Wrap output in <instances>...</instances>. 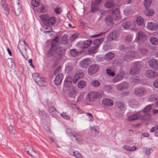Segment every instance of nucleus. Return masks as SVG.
I'll return each mask as SVG.
<instances>
[{
    "mask_svg": "<svg viewBox=\"0 0 158 158\" xmlns=\"http://www.w3.org/2000/svg\"><path fill=\"white\" fill-rule=\"evenodd\" d=\"M114 2L112 0L108 1L105 4V6L106 8H110L112 7L114 5Z\"/></svg>",
    "mask_w": 158,
    "mask_h": 158,
    "instance_id": "obj_29",
    "label": "nucleus"
},
{
    "mask_svg": "<svg viewBox=\"0 0 158 158\" xmlns=\"http://www.w3.org/2000/svg\"><path fill=\"white\" fill-rule=\"evenodd\" d=\"M139 51L140 52L143 54L146 53L148 51V50L145 48H142L139 49Z\"/></svg>",
    "mask_w": 158,
    "mask_h": 158,
    "instance_id": "obj_64",
    "label": "nucleus"
},
{
    "mask_svg": "<svg viewBox=\"0 0 158 158\" xmlns=\"http://www.w3.org/2000/svg\"><path fill=\"white\" fill-rule=\"evenodd\" d=\"M136 39L139 42H144L147 40V37L143 32L139 31L137 34Z\"/></svg>",
    "mask_w": 158,
    "mask_h": 158,
    "instance_id": "obj_7",
    "label": "nucleus"
},
{
    "mask_svg": "<svg viewBox=\"0 0 158 158\" xmlns=\"http://www.w3.org/2000/svg\"><path fill=\"white\" fill-rule=\"evenodd\" d=\"M98 46H92L88 50V52L89 54H92L96 53L98 49Z\"/></svg>",
    "mask_w": 158,
    "mask_h": 158,
    "instance_id": "obj_35",
    "label": "nucleus"
},
{
    "mask_svg": "<svg viewBox=\"0 0 158 158\" xmlns=\"http://www.w3.org/2000/svg\"><path fill=\"white\" fill-rule=\"evenodd\" d=\"M25 150L27 152L29 155L31 156H33L32 153L35 152L33 148L29 146H26L25 148Z\"/></svg>",
    "mask_w": 158,
    "mask_h": 158,
    "instance_id": "obj_27",
    "label": "nucleus"
},
{
    "mask_svg": "<svg viewBox=\"0 0 158 158\" xmlns=\"http://www.w3.org/2000/svg\"><path fill=\"white\" fill-rule=\"evenodd\" d=\"M40 18L42 22L46 25H53L55 23L56 20L55 17H50L45 15H40Z\"/></svg>",
    "mask_w": 158,
    "mask_h": 158,
    "instance_id": "obj_1",
    "label": "nucleus"
},
{
    "mask_svg": "<svg viewBox=\"0 0 158 158\" xmlns=\"http://www.w3.org/2000/svg\"><path fill=\"white\" fill-rule=\"evenodd\" d=\"M144 12V14L146 16H151L154 14V12L152 9H149L148 8Z\"/></svg>",
    "mask_w": 158,
    "mask_h": 158,
    "instance_id": "obj_37",
    "label": "nucleus"
},
{
    "mask_svg": "<svg viewBox=\"0 0 158 158\" xmlns=\"http://www.w3.org/2000/svg\"><path fill=\"white\" fill-rule=\"evenodd\" d=\"M152 108V106L148 105L143 110V112L144 113H148L151 110Z\"/></svg>",
    "mask_w": 158,
    "mask_h": 158,
    "instance_id": "obj_48",
    "label": "nucleus"
},
{
    "mask_svg": "<svg viewBox=\"0 0 158 158\" xmlns=\"http://www.w3.org/2000/svg\"><path fill=\"white\" fill-rule=\"evenodd\" d=\"M135 52L133 51H130L127 52L123 56V60L127 61V59H130L135 56Z\"/></svg>",
    "mask_w": 158,
    "mask_h": 158,
    "instance_id": "obj_16",
    "label": "nucleus"
},
{
    "mask_svg": "<svg viewBox=\"0 0 158 158\" xmlns=\"http://www.w3.org/2000/svg\"><path fill=\"white\" fill-rule=\"evenodd\" d=\"M157 97L156 95H152L149 98V99L150 101L153 102L156 101Z\"/></svg>",
    "mask_w": 158,
    "mask_h": 158,
    "instance_id": "obj_52",
    "label": "nucleus"
},
{
    "mask_svg": "<svg viewBox=\"0 0 158 158\" xmlns=\"http://www.w3.org/2000/svg\"><path fill=\"white\" fill-rule=\"evenodd\" d=\"M122 79L120 78L118 75L116 76L113 79V82L116 83L120 81Z\"/></svg>",
    "mask_w": 158,
    "mask_h": 158,
    "instance_id": "obj_53",
    "label": "nucleus"
},
{
    "mask_svg": "<svg viewBox=\"0 0 158 158\" xmlns=\"http://www.w3.org/2000/svg\"><path fill=\"white\" fill-rule=\"evenodd\" d=\"M71 55L73 57L76 56L78 54V52L75 49H72L70 51Z\"/></svg>",
    "mask_w": 158,
    "mask_h": 158,
    "instance_id": "obj_43",
    "label": "nucleus"
},
{
    "mask_svg": "<svg viewBox=\"0 0 158 158\" xmlns=\"http://www.w3.org/2000/svg\"><path fill=\"white\" fill-rule=\"evenodd\" d=\"M63 78V75L62 73L58 74L55 78L54 82L56 85H59L61 82Z\"/></svg>",
    "mask_w": 158,
    "mask_h": 158,
    "instance_id": "obj_19",
    "label": "nucleus"
},
{
    "mask_svg": "<svg viewBox=\"0 0 158 158\" xmlns=\"http://www.w3.org/2000/svg\"><path fill=\"white\" fill-rule=\"evenodd\" d=\"M142 63L140 61L136 62L133 65V67L131 69L130 73L131 75H135L139 73L140 67Z\"/></svg>",
    "mask_w": 158,
    "mask_h": 158,
    "instance_id": "obj_5",
    "label": "nucleus"
},
{
    "mask_svg": "<svg viewBox=\"0 0 158 158\" xmlns=\"http://www.w3.org/2000/svg\"><path fill=\"white\" fill-rule=\"evenodd\" d=\"M44 28L45 29V30L44 31L45 33H48L52 31V28L50 26H46Z\"/></svg>",
    "mask_w": 158,
    "mask_h": 158,
    "instance_id": "obj_57",
    "label": "nucleus"
},
{
    "mask_svg": "<svg viewBox=\"0 0 158 158\" xmlns=\"http://www.w3.org/2000/svg\"><path fill=\"white\" fill-rule=\"evenodd\" d=\"M116 106L121 110H123L124 107L123 103L121 102H116L115 104Z\"/></svg>",
    "mask_w": 158,
    "mask_h": 158,
    "instance_id": "obj_44",
    "label": "nucleus"
},
{
    "mask_svg": "<svg viewBox=\"0 0 158 158\" xmlns=\"http://www.w3.org/2000/svg\"><path fill=\"white\" fill-rule=\"evenodd\" d=\"M78 35L77 33H74L70 37V41L72 42L77 38Z\"/></svg>",
    "mask_w": 158,
    "mask_h": 158,
    "instance_id": "obj_54",
    "label": "nucleus"
},
{
    "mask_svg": "<svg viewBox=\"0 0 158 158\" xmlns=\"http://www.w3.org/2000/svg\"><path fill=\"white\" fill-rule=\"evenodd\" d=\"M1 4L4 10L6 12L5 14L7 16L9 14V9L6 1L5 0H2Z\"/></svg>",
    "mask_w": 158,
    "mask_h": 158,
    "instance_id": "obj_22",
    "label": "nucleus"
},
{
    "mask_svg": "<svg viewBox=\"0 0 158 158\" xmlns=\"http://www.w3.org/2000/svg\"><path fill=\"white\" fill-rule=\"evenodd\" d=\"M134 93L135 95L140 96L143 95L146 93V90L144 88H138L135 90Z\"/></svg>",
    "mask_w": 158,
    "mask_h": 158,
    "instance_id": "obj_12",
    "label": "nucleus"
},
{
    "mask_svg": "<svg viewBox=\"0 0 158 158\" xmlns=\"http://www.w3.org/2000/svg\"><path fill=\"white\" fill-rule=\"evenodd\" d=\"M117 35V32L116 31L112 32L109 34L107 37V40L108 41H110L113 40H116Z\"/></svg>",
    "mask_w": 158,
    "mask_h": 158,
    "instance_id": "obj_24",
    "label": "nucleus"
},
{
    "mask_svg": "<svg viewBox=\"0 0 158 158\" xmlns=\"http://www.w3.org/2000/svg\"><path fill=\"white\" fill-rule=\"evenodd\" d=\"M86 82L85 81L82 80L79 81L77 84L78 87L80 89H82L85 86Z\"/></svg>",
    "mask_w": 158,
    "mask_h": 158,
    "instance_id": "obj_39",
    "label": "nucleus"
},
{
    "mask_svg": "<svg viewBox=\"0 0 158 158\" xmlns=\"http://www.w3.org/2000/svg\"><path fill=\"white\" fill-rule=\"evenodd\" d=\"M103 41V39L101 38L99 39L95 40L93 42V44L95 46H98V48L101 44Z\"/></svg>",
    "mask_w": 158,
    "mask_h": 158,
    "instance_id": "obj_31",
    "label": "nucleus"
},
{
    "mask_svg": "<svg viewBox=\"0 0 158 158\" xmlns=\"http://www.w3.org/2000/svg\"><path fill=\"white\" fill-rule=\"evenodd\" d=\"M60 41L61 43L64 44H68V40L67 39V35H64L60 39Z\"/></svg>",
    "mask_w": 158,
    "mask_h": 158,
    "instance_id": "obj_38",
    "label": "nucleus"
},
{
    "mask_svg": "<svg viewBox=\"0 0 158 158\" xmlns=\"http://www.w3.org/2000/svg\"><path fill=\"white\" fill-rule=\"evenodd\" d=\"M116 89L119 91H122L123 89L121 83L117 85Z\"/></svg>",
    "mask_w": 158,
    "mask_h": 158,
    "instance_id": "obj_59",
    "label": "nucleus"
},
{
    "mask_svg": "<svg viewBox=\"0 0 158 158\" xmlns=\"http://www.w3.org/2000/svg\"><path fill=\"white\" fill-rule=\"evenodd\" d=\"M6 65L9 68H11L14 65V63L13 61L12 58L8 59L6 60Z\"/></svg>",
    "mask_w": 158,
    "mask_h": 158,
    "instance_id": "obj_33",
    "label": "nucleus"
},
{
    "mask_svg": "<svg viewBox=\"0 0 158 158\" xmlns=\"http://www.w3.org/2000/svg\"><path fill=\"white\" fill-rule=\"evenodd\" d=\"M131 81L133 83H138L139 81V77L137 76H133L131 78Z\"/></svg>",
    "mask_w": 158,
    "mask_h": 158,
    "instance_id": "obj_47",
    "label": "nucleus"
},
{
    "mask_svg": "<svg viewBox=\"0 0 158 158\" xmlns=\"http://www.w3.org/2000/svg\"><path fill=\"white\" fill-rule=\"evenodd\" d=\"M49 114L54 117H56L59 114V112L52 106H50L48 108Z\"/></svg>",
    "mask_w": 158,
    "mask_h": 158,
    "instance_id": "obj_13",
    "label": "nucleus"
},
{
    "mask_svg": "<svg viewBox=\"0 0 158 158\" xmlns=\"http://www.w3.org/2000/svg\"><path fill=\"white\" fill-rule=\"evenodd\" d=\"M36 82L40 86H44L46 85V83L43 77H40L38 81H36Z\"/></svg>",
    "mask_w": 158,
    "mask_h": 158,
    "instance_id": "obj_34",
    "label": "nucleus"
},
{
    "mask_svg": "<svg viewBox=\"0 0 158 158\" xmlns=\"http://www.w3.org/2000/svg\"><path fill=\"white\" fill-rule=\"evenodd\" d=\"M114 56V53L110 52L106 53L105 57L104 59L107 61L110 60L113 58Z\"/></svg>",
    "mask_w": 158,
    "mask_h": 158,
    "instance_id": "obj_30",
    "label": "nucleus"
},
{
    "mask_svg": "<svg viewBox=\"0 0 158 158\" xmlns=\"http://www.w3.org/2000/svg\"><path fill=\"white\" fill-rule=\"evenodd\" d=\"M99 5L97 3H92L91 5V11L94 13L99 10Z\"/></svg>",
    "mask_w": 158,
    "mask_h": 158,
    "instance_id": "obj_32",
    "label": "nucleus"
},
{
    "mask_svg": "<svg viewBox=\"0 0 158 158\" xmlns=\"http://www.w3.org/2000/svg\"><path fill=\"white\" fill-rule=\"evenodd\" d=\"M98 93L96 92H91L89 93L86 96V98L90 102H93L97 98Z\"/></svg>",
    "mask_w": 158,
    "mask_h": 158,
    "instance_id": "obj_8",
    "label": "nucleus"
},
{
    "mask_svg": "<svg viewBox=\"0 0 158 158\" xmlns=\"http://www.w3.org/2000/svg\"><path fill=\"white\" fill-rule=\"evenodd\" d=\"M67 93L70 97H74L76 95V91L75 87L71 86L68 88L67 90Z\"/></svg>",
    "mask_w": 158,
    "mask_h": 158,
    "instance_id": "obj_15",
    "label": "nucleus"
},
{
    "mask_svg": "<svg viewBox=\"0 0 158 158\" xmlns=\"http://www.w3.org/2000/svg\"><path fill=\"white\" fill-rule=\"evenodd\" d=\"M146 27L150 30L155 31L158 29V24L154 22H148Z\"/></svg>",
    "mask_w": 158,
    "mask_h": 158,
    "instance_id": "obj_14",
    "label": "nucleus"
},
{
    "mask_svg": "<svg viewBox=\"0 0 158 158\" xmlns=\"http://www.w3.org/2000/svg\"><path fill=\"white\" fill-rule=\"evenodd\" d=\"M91 132L95 136L97 135L99 133V131L95 127H92L91 128Z\"/></svg>",
    "mask_w": 158,
    "mask_h": 158,
    "instance_id": "obj_42",
    "label": "nucleus"
},
{
    "mask_svg": "<svg viewBox=\"0 0 158 158\" xmlns=\"http://www.w3.org/2000/svg\"><path fill=\"white\" fill-rule=\"evenodd\" d=\"M65 49L63 47H57L56 45L55 52L56 53L53 56V60L57 61L60 60L61 59L62 55Z\"/></svg>",
    "mask_w": 158,
    "mask_h": 158,
    "instance_id": "obj_3",
    "label": "nucleus"
},
{
    "mask_svg": "<svg viewBox=\"0 0 158 158\" xmlns=\"http://www.w3.org/2000/svg\"><path fill=\"white\" fill-rule=\"evenodd\" d=\"M74 156L77 158H81L82 157L81 154L77 151L75 152Z\"/></svg>",
    "mask_w": 158,
    "mask_h": 158,
    "instance_id": "obj_61",
    "label": "nucleus"
},
{
    "mask_svg": "<svg viewBox=\"0 0 158 158\" xmlns=\"http://www.w3.org/2000/svg\"><path fill=\"white\" fill-rule=\"evenodd\" d=\"M28 48V46L24 40H22L19 41L18 48L23 56L25 57L23 53L26 54L27 53V48Z\"/></svg>",
    "mask_w": 158,
    "mask_h": 158,
    "instance_id": "obj_4",
    "label": "nucleus"
},
{
    "mask_svg": "<svg viewBox=\"0 0 158 158\" xmlns=\"http://www.w3.org/2000/svg\"><path fill=\"white\" fill-rule=\"evenodd\" d=\"M72 80L70 77H68L65 79L64 82V85L66 87H69L72 85Z\"/></svg>",
    "mask_w": 158,
    "mask_h": 158,
    "instance_id": "obj_28",
    "label": "nucleus"
},
{
    "mask_svg": "<svg viewBox=\"0 0 158 158\" xmlns=\"http://www.w3.org/2000/svg\"><path fill=\"white\" fill-rule=\"evenodd\" d=\"M102 103L103 105L109 106H112L114 103L112 100L107 98L103 99L102 100Z\"/></svg>",
    "mask_w": 158,
    "mask_h": 158,
    "instance_id": "obj_26",
    "label": "nucleus"
},
{
    "mask_svg": "<svg viewBox=\"0 0 158 158\" xmlns=\"http://www.w3.org/2000/svg\"><path fill=\"white\" fill-rule=\"evenodd\" d=\"M91 85L94 87H97L100 86V83L98 80H94L91 82Z\"/></svg>",
    "mask_w": 158,
    "mask_h": 158,
    "instance_id": "obj_46",
    "label": "nucleus"
},
{
    "mask_svg": "<svg viewBox=\"0 0 158 158\" xmlns=\"http://www.w3.org/2000/svg\"><path fill=\"white\" fill-rule=\"evenodd\" d=\"M158 75V73L156 71L152 70H148L145 73L146 76L150 78H155Z\"/></svg>",
    "mask_w": 158,
    "mask_h": 158,
    "instance_id": "obj_10",
    "label": "nucleus"
},
{
    "mask_svg": "<svg viewBox=\"0 0 158 158\" xmlns=\"http://www.w3.org/2000/svg\"><path fill=\"white\" fill-rule=\"evenodd\" d=\"M152 0H144V4L146 9H148L152 3Z\"/></svg>",
    "mask_w": 158,
    "mask_h": 158,
    "instance_id": "obj_41",
    "label": "nucleus"
},
{
    "mask_svg": "<svg viewBox=\"0 0 158 158\" xmlns=\"http://www.w3.org/2000/svg\"><path fill=\"white\" fill-rule=\"evenodd\" d=\"M55 49L56 45L52 43L51 47L46 54L47 56L48 57H50L53 56H54L56 53Z\"/></svg>",
    "mask_w": 158,
    "mask_h": 158,
    "instance_id": "obj_17",
    "label": "nucleus"
},
{
    "mask_svg": "<svg viewBox=\"0 0 158 158\" xmlns=\"http://www.w3.org/2000/svg\"><path fill=\"white\" fill-rule=\"evenodd\" d=\"M149 40L151 43L153 45H156L158 44V40L155 37H150Z\"/></svg>",
    "mask_w": 158,
    "mask_h": 158,
    "instance_id": "obj_40",
    "label": "nucleus"
},
{
    "mask_svg": "<svg viewBox=\"0 0 158 158\" xmlns=\"http://www.w3.org/2000/svg\"><path fill=\"white\" fill-rule=\"evenodd\" d=\"M136 22L139 26H142L143 24L144 20L141 16H138L136 18Z\"/></svg>",
    "mask_w": 158,
    "mask_h": 158,
    "instance_id": "obj_36",
    "label": "nucleus"
},
{
    "mask_svg": "<svg viewBox=\"0 0 158 158\" xmlns=\"http://www.w3.org/2000/svg\"><path fill=\"white\" fill-rule=\"evenodd\" d=\"M105 22L106 24L108 26H112L114 24L113 19L110 15H108L106 18Z\"/></svg>",
    "mask_w": 158,
    "mask_h": 158,
    "instance_id": "obj_25",
    "label": "nucleus"
},
{
    "mask_svg": "<svg viewBox=\"0 0 158 158\" xmlns=\"http://www.w3.org/2000/svg\"><path fill=\"white\" fill-rule=\"evenodd\" d=\"M66 133L70 137H73L72 140L74 141L79 142L81 139V136L75 133L74 131L70 128H68L66 129Z\"/></svg>",
    "mask_w": 158,
    "mask_h": 158,
    "instance_id": "obj_2",
    "label": "nucleus"
},
{
    "mask_svg": "<svg viewBox=\"0 0 158 158\" xmlns=\"http://www.w3.org/2000/svg\"><path fill=\"white\" fill-rule=\"evenodd\" d=\"M105 33V32H101L99 34H96L95 35H94L91 36V37L92 38H95V37H100L102 35H103Z\"/></svg>",
    "mask_w": 158,
    "mask_h": 158,
    "instance_id": "obj_60",
    "label": "nucleus"
},
{
    "mask_svg": "<svg viewBox=\"0 0 158 158\" xmlns=\"http://www.w3.org/2000/svg\"><path fill=\"white\" fill-rule=\"evenodd\" d=\"M99 69L98 65L95 64H92L89 67L88 73L89 75H92L97 71Z\"/></svg>",
    "mask_w": 158,
    "mask_h": 158,
    "instance_id": "obj_9",
    "label": "nucleus"
},
{
    "mask_svg": "<svg viewBox=\"0 0 158 158\" xmlns=\"http://www.w3.org/2000/svg\"><path fill=\"white\" fill-rule=\"evenodd\" d=\"M12 6L15 15L17 16H19L21 13V6L19 3H18L16 5H14Z\"/></svg>",
    "mask_w": 158,
    "mask_h": 158,
    "instance_id": "obj_18",
    "label": "nucleus"
},
{
    "mask_svg": "<svg viewBox=\"0 0 158 158\" xmlns=\"http://www.w3.org/2000/svg\"><path fill=\"white\" fill-rule=\"evenodd\" d=\"M150 118V115L149 114H147L144 115L142 118V121L143 122L148 121Z\"/></svg>",
    "mask_w": 158,
    "mask_h": 158,
    "instance_id": "obj_50",
    "label": "nucleus"
},
{
    "mask_svg": "<svg viewBox=\"0 0 158 158\" xmlns=\"http://www.w3.org/2000/svg\"><path fill=\"white\" fill-rule=\"evenodd\" d=\"M32 77L35 81L36 82V81H38L39 78L40 77L39 76V74L37 73H35L32 74Z\"/></svg>",
    "mask_w": 158,
    "mask_h": 158,
    "instance_id": "obj_51",
    "label": "nucleus"
},
{
    "mask_svg": "<svg viewBox=\"0 0 158 158\" xmlns=\"http://www.w3.org/2000/svg\"><path fill=\"white\" fill-rule=\"evenodd\" d=\"M117 75L122 79L125 75L124 71L120 69Z\"/></svg>",
    "mask_w": 158,
    "mask_h": 158,
    "instance_id": "obj_56",
    "label": "nucleus"
},
{
    "mask_svg": "<svg viewBox=\"0 0 158 158\" xmlns=\"http://www.w3.org/2000/svg\"><path fill=\"white\" fill-rule=\"evenodd\" d=\"M92 43V40L89 39L85 41H80L77 44V47L79 48L85 49L88 48Z\"/></svg>",
    "mask_w": 158,
    "mask_h": 158,
    "instance_id": "obj_6",
    "label": "nucleus"
},
{
    "mask_svg": "<svg viewBox=\"0 0 158 158\" xmlns=\"http://www.w3.org/2000/svg\"><path fill=\"white\" fill-rule=\"evenodd\" d=\"M158 129V125L156 126L155 127H152V128L150 130V132H153L156 130Z\"/></svg>",
    "mask_w": 158,
    "mask_h": 158,
    "instance_id": "obj_63",
    "label": "nucleus"
},
{
    "mask_svg": "<svg viewBox=\"0 0 158 158\" xmlns=\"http://www.w3.org/2000/svg\"><path fill=\"white\" fill-rule=\"evenodd\" d=\"M61 71V68L60 66H58L56 68L54 71L53 73L54 75H57L58 74L60 73Z\"/></svg>",
    "mask_w": 158,
    "mask_h": 158,
    "instance_id": "obj_49",
    "label": "nucleus"
},
{
    "mask_svg": "<svg viewBox=\"0 0 158 158\" xmlns=\"http://www.w3.org/2000/svg\"><path fill=\"white\" fill-rule=\"evenodd\" d=\"M106 71L107 73L108 74L109 76L113 77L115 75L114 72L112 70L107 69H106Z\"/></svg>",
    "mask_w": 158,
    "mask_h": 158,
    "instance_id": "obj_55",
    "label": "nucleus"
},
{
    "mask_svg": "<svg viewBox=\"0 0 158 158\" xmlns=\"http://www.w3.org/2000/svg\"><path fill=\"white\" fill-rule=\"evenodd\" d=\"M9 129L10 132L13 134H15V131L14 128L12 125H10L9 127Z\"/></svg>",
    "mask_w": 158,
    "mask_h": 158,
    "instance_id": "obj_62",
    "label": "nucleus"
},
{
    "mask_svg": "<svg viewBox=\"0 0 158 158\" xmlns=\"http://www.w3.org/2000/svg\"><path fill=\"white\" fill-rule=\"evenodd\" d=\"M131 25V23L129 22H124L122 24V26L125 29H127Z\"/></svg>",
    "mask_w": 158,
    "mask_h": 158,
    "instance_id": "obj_45",
    "label": "nucleus"
},
{
    "mask_svg": "<svg viewBox=\"0 0 158 158\" xmlns=\"http://www.w3.org/2000/svg\"><path fill=\"white\" fill-rule=\"evenodd\" d=\"M91 63V60L90 58H85L81 62V66L82 68L85 69L87 68Z\"/></svg>",
    "mask_w": 158,
    "mask_h": 158,
    "instance_id": "obj_11",
    "label": "nucleus"
},
{
    "mask_svg": "<svg viewBox=\"0 0 158 158\" xmlns=\"http://www.w3.org/2000/svg\"><path fill=\"white\" fill-rule=\"evenodd\" d=\"M149 66L155 70L158 69V64L155 59H152L149 62Z\"/></svg>",
    "mask_w": 158,
    "mask_h": 158,
    "instance_id": "obj_23",
    "label": "nucleus"
},
{
    "mask_svg": "<svg viewBox=\"0 0 158 158\" xmlns=\"http://www.w3.org/2000/svg\"><path fill=\"white\" fill-rule=\"evenodd\" d=\"M112 16L115 20H117L120 18V11L118 9H116L112 11Z\"/></svg>",
    "mask_w": 158,
    "mask_h": 158,
    "instance_id": "obj_20",
    "label": "nucleus"
},
{
    "mask_svg": "<svg viewBox=\"0 0 158 158\" xmlns=\"http://www.w3.org/2000/svg\"><path fill=\"white\" fill-rule=\"evenodd\" d=\"M141 116V114L140 112H138L136 114L129 116L128 120L129 121L137 120L140 118Z\"/></svg>",
    "mask_w": 158,
    "mask_h": 158,
    "instance_id": "obj_21",
    "label": "nucleus"
},
{
    "mask_svg": "<svg viewBox=\"0 0 158 158\" xmlns=\"http://www.w3.org/2000/svg\"><path fill=\"white\" fill-rule=\"evenodd\" d=\"M61 115L62 117L67 120H69L70 119V117L64 112H63L61 114Z\"/></svg>",
    "mask_w": 158,
    "mask_h": 158,
    "instance_id": "obj_58",
    "label": "nucleus"
}]
</instances>
